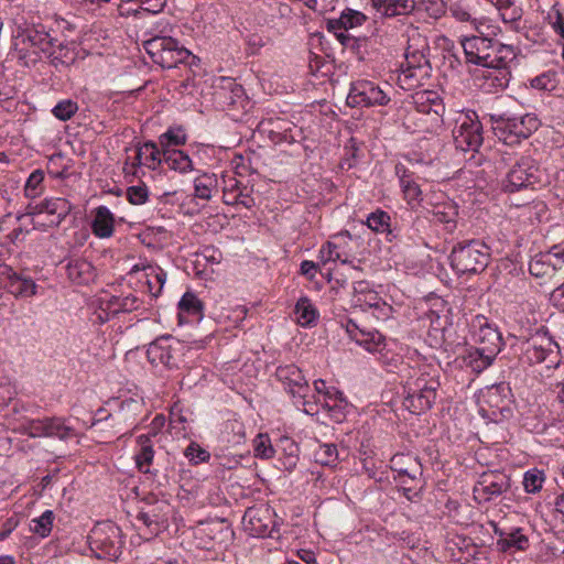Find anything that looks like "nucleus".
Here are the masks:
<instances>
[{"label":"nucleus","instance_id":"23","mask_svg":"<svg viewBox=\"0 0 564 564\" xmlns=\"http://www.w3.org/2000/svg\"><path fill=\"white\" fill-rule=\"evenodd\" d=\"M391 467L398 471L400 477H408L410 480L415 481L422 476V465L417 457L397 454L391 458Z\"/></svg>","mask_w":564,"mask_h":564},{"label":"nucleus","instance_id":"26","mask_svg":"<svg viewBox=\"0 0 564 564\" xmlns=\"http://www.w3.org/2000/svg\"><path fill=\"white\" fill-rule=\"evenodd\" d=\"M22 42H28L31 46L39 48L43 53L53 55V47H55L57 39L46 32L44 26H41L28 29L22 35Z\"/></svg>","mask_w":564,"mask_h":564},{"label":"nucleus","instance_id":"33","mask_svg":"<svg viewBox=\"0 0 564 564\" xmlns=\"http://www.w3.org/2000/svg\"><path fill=\"white\" fill-rule=\"evenodd\" d=\"M67 275L77 284H86L94 279V267L84 259H75L67 264Z\"/></svg>","mask_w":564,"mask_h":564},{"label":"nucleus","instance_id":"52","mask_svg":"<svg viewBox=\"0 0 564 564\" xmlns=\"http://www.w3.org/2000/svg\"><path fill=\"white\" fill-rule=\"evenodd\" d=\"M530 85L539 90H553L556 87L555 73H542L530 79Z\"/></svg>","mask_w":564,"mask_h":564},{"label":"nucleus","instance_id":"53","mask_svg":"<svg viewBox=\"0 0 564 564\" xmlns=\"http://www.w3.org/2000/svg\"><path fill=\"white\" fill-rule=\"evenodd\" d=\"M184 454L194 465L207 462L210 458V454L196 443H191Z\"/></svg>","mask_w":564,"mask_h":564},{"label":"nucleus","instance_id":"46","mask_svg":"<svg viewBox=\"0 0 564 564\" xmlns=\"http://www.w3.org/2000/svg\"><path fill=\"white\" fill-rule=\"evenodd\" d=\"M347 405L344 393L338 389L330 387L325 391L324 406L329 411L343 410Z\"/></svg>","mask_w":564,"mask_h":564},{"label":"nucleus","instance_id":"36","mask_svg":"<svg viewBox=\"0 0 564 564\" xmlns=\"http://www.w3.org/2000/svg\"><path fill=\"white\" fill-rule=\"evenodd\" d=\"M497 547L500 552H507L511 547L519 551H524L529 547V539L521 533L520 528H514L506 534L505 538L498 539Z\"/></svg>","mask_w":564,"mask_h":564},{"label":"nucleus","instance_id":"31","mask_svg":"<svg viewBox=\"0 0 564 564\" xmlns=\"http://www.w3.org/2000/svg\"><path fill=\"white\" fill-rule=\"evenodd\" d=\"M346 330L351 339H354L359 345L365 346V348L369 351L377 350L383 340V337L379 333H365L351 319L347 322Z\"/></svg>","mask_w":564,"mask_h":564},{"label":"nucleus","instance_id":"15","mask_svg":"<svg viewBox=\"0 0 564 564\" xmlns=\"http://www.w3.org/2000/svg\"><path fill=\"white\" fill-rule=\"evenodd\" d=\"M0 285L15 297H31L36 294L37 285L29 278L14 272L10 267H0Z\"/></svg>","mask_w":564,"mask_h":564},{"label":"nucleus","instance_id":"35","mask_svg":"<svg viewBox=\"0 0 564 564\" xmlns=\"http://www.w3.org/2000/svg\"><path fill=\"white\" fill-rule=\"evenodd\" d=\"M495 358L496 356H489V354L482 351L481 349L470 347L463 356V361L474 372L479 373L487 369L494 362Z\"/></svg>","mask_w":564,"mask_h":564},{"label":"nucleus","instance_id":"44","mask_svg":"<svg viewBox=\"0 0 564 564\" xmlns=\"http://www.w3.org/2000/svg\"><path fill=\"white\" fill-rule=\"evenodd\" d=\"M254 456L261 459L272 458L275 451L267 434H259L253 441Z\"/></svg>","mask_w":564,"mask_h":564},{"label":"nucleus","instance_id":"56","mask_svg":"<svg viewBox=\"0 0 564 564\" xmlns=\"http://www.w3.org/2000/svg\"><path fill=\"white\" fill-rule=\"evenodd\" d=\"M405 61H406V68L403 69L402 73L404 74V76L406 78H411V77L415 76V70L420 69L422 67L421 61H424V63L427 64V61L425 59L423 54L417 55V54L413 53L412 56H409V54H406Z\"/></svg>","mask_w":564,"mask_h":564},{"label":"nucleus","instance_id":"41","mask_svg":"<svg viewBox=\"0 0 564 564\" xmlns=\"http://www.w3.org/2000/svg\"><path fill=\"white\" fill-rule=\"evenodd\" d=\"M54 513L51 510H46L40 516L31 520L30 522V531L40 535L41 538H46L50 535L53 527Z\"/></svg>","mask_w":564,"mask_h":564},{"label":"nucleus","instance_id":"22","mask_svg":"<svg viewBox=\"0 0 564 564\" xmlns=\"http://www.w3.org/2000/svg\"><path fill=\"white\" fill-rule=\"evenodd\" d=\"M435 223L444 226L448 234H453L458 223V206L452 200L436 204L432 210Z\"/></svg>","mask_w":564,"mask_h":564},{"label":"nucleus","instance_id":"63","mask_svg":"<svg viewBox=\"0 0 564 564\" xmlns=\"http://www.w3.org/2000/svg\"><path fill=\"white\" fill-rule=\"evenodd\" d=\"M449 12L454 19L459 22H468L476 23V20H471V15L466 8H464L459 3H453L449 7Z\"/></svg>","mask_w":564,"mask_h":564},{"label":"nucleus","instance_id":"57","mask_svg":"<svg viewBox=\"0 0 564 564\" xmlns=\"http://www.w3.org/2000/svg\"><path fill=\"white\" fill-rule=\"evenodd\" d=\"M148 188L143 186H130L127 189V198L133 205L144 204L148 199Z\"/></svg>","mask_w":564,"mask_h":564},{"label":"nucleus","instance_id":"49","mask_svg":"<svg viewBox=\"0 0 564 564\" xmlns=\"http://www.w3.org/2000/svg\"><path fill=\"white\" fill-rule=\"evenodd\" d=\"M516 206H522L525 210V215L530 217L531 220L542 221L543 217L547 213V206L543 200L533 199L527 204H516Z\"/></svg>","mask_w":564,"mask_h":564},{"label":"nucleus","instance_id":"5","mask_svg":"<svg viewBox=\"0 0 564 564\" xmlns=\"http://www.w3.org/2000/svg\"><path fill=\"white\" fill-rule=\"evenodd\" d=\"M521 351L523 362L531 366L544 364L546 369H556L562 359L558 344L543 329L523 341Z\"/></svg>","mask_w":564,"mask_h":564},{"label":"nucleus","instance_id":"18","mask_svg":"<svg viewBox=\"0 0 564 564\" xmlns=\"http://www.w3.org/2000/svg\"><path fill=\"white\" fill-rule=\"evenodd\" d=\"M214 95L218 102L221 104L223 107H227L228 109L245 107V89L240 84L236 83V80L232 78H220V84L216 87Z\"/></svg>","mask_w":564,"mask_h":564},{"label":"nucleus","instance_id":"48","mask_svg":"<svg viewBox=\"0 0 564 564\" xmlns=\"http://www.w3.org/2000/svg\"><path fill=\"white\" fill-rule=\"evenodd\" d=\"M269 123L274 127V129L270 130V133L276 134L279 140L288 142L295 140L291 128L293 124L292 122L285 119L276 118L275 120H270Z\"/></svg>","mask_w":564,"mask_h":564},{"label":"nucleus","instance_id":"55","mask_svg":"<svg viewBox=\"0 0 564 564\" xmlns=\"http://www.w3.org/2000/svg\"><path fill=\"white\" fill-rule=\"evenodd\" d=\"M371 6L384 17L399 15L395 0H370Z\"/></svg>","mask_w":564,"mask_h":564},{"label":"nucleus","instance_id":"47","mask_svg":"<svg viewBox=\"0 0 564 564\" xmlns=\"http://www.w3.org/2000/svg\"><path fill=\"white\" fill-rule=\"evenodd\" d=\"M44 181V172L42 170L33 171L26 180L24 192L26 197L35 198L42 192V183Z\"/></svg>","mask_w":564,"mask_h":564},{"label":"nucleus","instance_id":"6","mask_svg":"<svg viewBox=\"0 0 564 564\" xmlns=\"http://www.w3.org/2000/svg\"><path fill=\"white\" fill-rule=\"evenodd\" d=\"M147 53L152 61L163 68H174L178 64L192 66L196 56L171 36H154L144 43Z\"/></svg>","mask_w":564,"mask_h":564},{"label":"nucleus","instance_id":"19","mask_svg":"<svg viewBox=\"0 0 564 564\" xmlns=\"http://www.w3.org/2000/svg\"><path fill=\"white\" fill-rule=\"evenodd\" d=\"M171 339L172 336L170 335L162 336L149 345L147 356L152 365H163L170 369L177 367L174 348L169 344Z\"/></svg>","mask_w":564,"mask_h":564},{"label":"nucleus","instance_id":"45","mask_svg":"<svg viewBox=\"0 0 564 564\" xmlns=\"http://www.w3.org/2000/svg\"><path fill=\"white\" fill-rule=\"evenodd\" d=\"M544 474L539 469H530L523 476L524 490L528 494H536L542 489Z\"/></svg>","mask_w":564,"mask_h":564},{"label":"nucleus","instance_id":"62","mask_svg":"<svg viewBox=\"0 0 564 564\" xmlns=\"http://www.w3.org/2000/svg\"><path fill=\"white\" fill-rule=\"evenodd\" d=\"M321 258L324 261H336L340 260V253L337 250V246L332 242L327 241L322 248H321Z\"/></svg>","mask_w":564,"mask_h":564},{"label":"nucleus","instance_id":"54","mask_svg":"<svg viewBox=\"0 0 564 564\" xmlns=\"http://www.w3.org/2000/svg\"><path fill=\"white\" fill-rule=\"evenodd\" d=\"M400 185L408 200H416L421 195L420 186L412 181L405 173L400 176Z\"/></svg>","mask_w":564,"mask_h":564},{"label":"nucleus","instance_id":"39","mask_svg":"<svg viewBox=\"0 0 564 564\" xmlns=\"http://www.w3.org/2000/svg\"><path fill=\"white\" fill-rule=\"evenodd\" d=\"M185 143L186 134L181 127L170 128L159 138V144L162 148V151H165L166 149H174L173 147L183 145Z\"/></svg>","mask_w":564,"mask_h":564},{"label":"nucleus","instance_id":"14","mask_svg":"<svg viewBox=\"0 0 564 564\" xmlns=\"http://www.w3.org/2000/svg\"><path fill=\"white\" fill-rule=\"evenodd\" d=\"M511 487V479L501 471L484 473L474 488L475 497L489 501L495 497L508 491Z\"/></svg>","mask_w":564,"mask_h":564},{"label":"nucleus","instance_id":"2","mask_svg":"<svg viewBox=\"0 0 564 564\" xmlns=\"http://www.w3.org/2000/svg\"><path fill=\"white\" fill-rule=\"evenodd\" d=\"M414 112H409L404 127L411 133H431L443 122L445 106L441 96L433 90L417 91L412 96Z\"/></svg>","mask_w":564,"mask_h":564},{"label":"nucleus","instance_id":"16","mask_svg":"<svg viewBox=\"0 0 564 564\" xmlns=\"http://www.w3.org/2000/svg\"><path fill=\"white\" fill-rule=\"evenodd\" d=\"M275 376L294 399H306L310 386L297 366H280L276 368Z\"/></svg>","mask_w":564,"mask_h":564},{"label":"nucleus","instance_id":"8","mask_svg":"<svg viewBox=\"0 0 564 564\" xmlns=\"http://www.w3.org/2000/svg\"><path fill=\"white\" fill-rule=\"evenodd\" d=\"M88 542L98 558L117 560L123 546L121 529L111 521L99 522L90 531Z\"/></svg>","mask_w":564,"mask_h":564},{"label":"nucleus","instance_id":"32","mask_svg":"<svg viewBox=\"0 0 564 564\" xmlns=\"http://www.w3.org/2000/svg\"><path fill=\"white\" fill-rule=\"evenodd\" d=\"M557 271V262L550 254L538 253L529 262V272L534 278H552Z\"/></svg>","mask_w":564,"mask_h":564},{"label":"nucleus","instance_id":"59","mask_svg":"<svg viewBox=\"0 0 564 564\" xmlns=\"http://www.w3.org/2000/svg\"><path fill=\"white\" fill-rule=\"evenodd\" d=\"M69 50L67 45H65L62 42H56L55 47H53V55H50L52 57V62L54 65H57L58 63L65 64L68 61H73V56H68Z\"/></svg>","mask_w":564,"mask_h":564},{"label":"nucleus","instance_id":"61","mask_svg":"<svg viewBox=\"0 0 564 564\" xmlns=\"http://www.w3.org/2000/svg\"><path fill=\"white\" fill-rule=\"evenodd\" d=\"M354 299L352 304L354 306L364 307L362 303V296L367 294L369 290V284L366 281H358L354 284Z\"/></svg>","mask_w":564,"mask_h":564},{"label":"nucleus","instance_id":"9","mask_svg":"<svg viewBox=\"0 0 564 564\" xmlns=\"http://www.w3.org/2000/svg\"><path fill=\"white\" fill-rule=\"evenodd\" d=\"M540 182V170L531 156H521L510 167L501 182L505 193L513 194L520 191H533V186Z\"/></svg>","mask_w":564,"mask_h":564},{"label":"nucleus","instance_id":"38","mask_svg":"<svg viewBox=\"0 0 564 564\" xmlns=\"http://www.w3.org/2000/svg\"><path fill=\"white\" fill-rule=\"evenodd\" d=\"M217 185L218 181L215 174L204 173L194 181L195 196L200 199L209 200Z\"/></svg>","mask_w":564,"mask_h":564},{"label":"nucleus","instance_id":"7","mask_svg":"<svg viewBox=\"0 0 564 564\" xmlns=\"http://www.w3.org/2000/svg\"><path fill=\"white\" fill-rule=\"evenodd\" d=\"M440 382L429 373H422L409 380L404 387L403 406L413 414H421L430 410L435 402Z\"/></svg>","mask_w":564,"mask_h":564},{"label":"nucleus","instance_id":"37","mask_svg":"<svg viewBox=\"0 0 564 564\" xmlns=\"http://www.w3.org/2000/svg\"><path fill=\"white\" fill-rule=\"evenodd\" d=\"M294 314L301 326H311L318 317V312L307 297H301L295 305Z\"/></svg>","mask_w":564,"mask_h":564},{"label":"nucleus","instance_id":"50","mask_svg":"<svg viewBox=\"0 0 564 564\" xmlns=\"http://www.w3.org/2000/svg\"><path fill=\"white\" fill-rule=\"evenodd\" d=\"M366 20L367 17L362 12L346 9L339 17V24H341L344 30H349L361 25Z\"/></svg>","mask_w":564,"mask_h":564},{"label":"nucleus","instance_id":"58","mask_svg":"<svg viewBox=\"0 0 564 564\" xmlns=\"http://www.w3.org/2000/svg\"><path fill=\"white\" fill-rule=\"evenodd\" d=\"M522 13V9L517 7L512 0L511 3L500 12V17L505 23H516L521 20Z\"/></svg>","mask_w":564,"mask_h":564},{"label":"nucleus","instance_id":"28","mask_svg":"<svg viewBox=\"0 0 564 564\" xmlns=\"http://www.w3.org/2000/svg\"><path fill=\"white\" fill-rule=\"evenodd\" d=\"M366 225L377 234H386L389 241L399 237L397 229L391 226L390 215L382 209H376L370 213L367 217Z\"/></svg>","mask_w":564,"mask_h":564},{"label":"nucleus","instance_id":"13","mask_svg":"<svg viewBox=\"0 0 564 564\" xmlns=\"http://www.w3.org/2000/svg\"><path fill=\"white\" fill-rule=\"evenodd\" d=\"M474 340L478 345L476 348L489 354V356H497L502 347V337L497 327L491 325L488 319L478 315L473 322Z\"/></svg>","mask_w":564,"mask_h":564},{"label":"nucleus","instance_id":"10","mask_svg":"<svg viewBox=\"0 0 564 564\" xmlns=\"http://www.w3.org/2000/svg\"><path fill=\"white\" fill-rule=\"evenodd\" d=\"M453 139L456 149L460 151H478L482 144L484 137L482 123L475 111L460 113L453 129Z\"/></svg>","mask_w":564,"mask_h":564},{"label":"nucleus","instance_id":"11","mask_svg":"<svg viewBox=\"0 0 564 564\" xmlns=\"http://www.w3.org/2000/svg\"><path fill=\"white\" fill-rule=\"evenodd\" d=\"M389 101L388 94L369 80L352 83L347 96V105L350 107L386 106Z\"/></svg>","mask_w":564,"mask_h":564},{"label":"nucleus","instance_id":"25","mask_svg":"<svg viewBox=\"0 0 564 564\" xmlns=\"http://www.w3.org/2000/svg\"><path fill=\"white\" fill-rule=\"evenodd\" d=\"M162 148L153 141H147L137 149L135 162L133 166L145 165L151 170H156L163 163Z\"/></svg>","mask_w":564,"mask_h":564},{"label":"nucleus","instance_id":"60","mask_svg":"<svg viewBox=\"0 0 564 564\" xmlns=\"http://www.w3.org/2000/svg\"><path fill=\"white\" fill-rule=\"evenodd\" d=\"M142 408H143L142 402L134 400V399H128L121 403L120 410H121L122 416L126 420H128V419H131L132 416L137 415L142 410Z\"/></svg>","mask_w":564,"mask_h":564},{"label":"nucleus","instance_id":"1","mask_svg":"<svg viewBox=\"0 0 564 564\" xmlns=\"http://www.w3.org/2000/svg\"><path fill=\"white\" fill-rule=\"evenodd\" d=\"M466 62L496 69L497 86L505 88L509 82L508 64L516 57L512 45L502 44L484 36H470L462 41Z\"/></svg>","mask_w":564,"mask_h":564},{"label":"nucleus","instance_id":"43","mask_svg":"<svg viewBox=\"0 0 564 564\" xmlns=\"http://www.w3.org/2000/svg\"><path fill=\"white\" fill-rule=\"evenodd\" d=\"M150 273H148V288L152 296L158 297L162 291V288L166 281V273L161 268L149 267Z\"/></svg>","mask_w":564,"mask_h":564},{"label":"nucleus","instance_id":"27","mask_svg":"<svg viewBox=\"0 0 564 564\" xmlns=\"http://www.w3.org/2000/svg\"><path fill=\"white\" fill-rule=\"evenodd\" d=\"M137 444L140 447V451L135 454V465L138 470L143 474L158 476L156 469H150L154 458V449L152 441H150V435H139L137 437Z\"/></svg>","mask_w":564,"mask_h":564},{"label":"nucleus","instance_id":"34","mask_svg":"<svg viewBox=\"0 0 564 564\" xmlns=\"http://www.w3.org/2000/svg\"><path fill=\"white\" fill-rule=\"evenodd\" d=\"M164 163L173 171L187 173L193 171L191 158L182 150L166 149L162 151Z\"/></svg>","mask_w":564,"mask_h":564},{"label":"nucleus","instance_id":"30","mask_svg":"<svg viewBox=\"0 0 564 564\" xmlns=\"http://www.w3.org/2000/svg\"><path fill=\"white\" fill-rule=\"evenodd\" d=\"M70 203L62 197L47 198L35 206L36 213H47L48 215L55 216L56 225H59L70 213ZM52 223H54V220H52Z\"/></svg>","mask_w":564,"mask_h":564},{"label":"nucleus","instance_id":"24","mask_svg":"<svg viewBox=\"0 0 564 564\" xmlns=\"http://www.w3.org/2000/svg\"><path fill=\"white\" fill-rule=\"evenodd\" d=\"M115 216L106 206H98L94 210L91 231L98 238H110L115 230Z\"/></svg>","mask_w":564,"mask_h":564},{"label":"nucleus","instance_id":"3","mask_svg":"<svg viewBox=\"0 0 564 564\" xmlns=\"http://www.w3.org/2000/svg\"><path fill=\"white\" fill-rule=\"evenodd\" d=\"M449 260L457 274H477L487 268L490 249L479 239L464 240L453 247Z\"/></svg>","mask_w":564,"mask_h":564},{"label":"nucleus","instance_id":"51","mask_svg":"<svg viewBox=\"0 0 564 564\" xmlns=\"http://www.w3.org/2000/svg\"><path fill=\"white\" fill-rule=\"evenodd\" d=\"M77 110L78 106L75 101L70 99H64L57 102V105L53 108L52 112L57 119L66 121L70 119Z\"/></svg>","mask_w":564,"mask_h":564},{"label":"nucleus","instance_id":"40","mask_svg":"<svg viewBox=\"0 0 564 564\" xmlns=\"http://www.w3.org/2000/svg\"><path fill=\"white\" fill-rule=\"evenodd\" d=\"M166 507V502L162 501L158 507H151L148 510L140 511L137 519L142 521L148 528L154 525V530H159L160 523L165 520L162 510Z\"/></svg>","mask_w":564,"mask_h":564},{"label":"nucleus","instance_id":"20","mask_svg":"<svg viewBox=\"0 0 564 564\" xmlns=\"http://www.w3.org/2000/svg\"><path fill=\"white\" fill-rule=\"evenodd\" d=\"M178 310L180 324L200 322L204 317V303L192 292L183 294Z\"/></svg>","mask_w":564,"mask_h":564},{"label":"nucleus","instance_id":"17","mask_svg":"<svg viewBox=\"0 0 564 564\" xmlns=\"http://www.w3.org/2000/svg\"><path fill=\"white\" fill-rule=\"evenodd\" d=\"M482 402L489 408L497 410L503 417L510 414L513 394L509 383L499 382L487 387L482 391Z\"/></svg>","mask_w":564,"mask_h":564},{"label":"nucleus","instance_id":"4","mask_svg":"<svg viewBox=\"0 0 564 564\" xmlns=\"http://www.w3.org/2000/svg\"><path fill=\"white\" fill-rule=\"evenodd\" d=\"M489 121L495 135L510 145L528 139L540 126L539 119L532 113L521 117H511L507 113H490Z\"/></svg>","mask_w":564,"mask_h":564},{"label":"nucleus","instance_id":"21","mask_svg":"<svg viewBox=\"0 0 564 564\" xmlns=\"http://www.w3.org/2000/svg\"><path fill=\"white\" fill-rule=\"evenodd\" d=\"M243 520L247 521V529L254 536L270 535V511L268 508H250L245 512Z\"/></svg>","mask_w":564,"mask_h":564},{"label":"nucleus","instance_id":"29","mask_svg":"<svg viewBox=\"0 0 564 564\" xmlns=\"http://www.w3.org/2000/svg\"><path fill=\"white\" fill-rule=\"evenodd\" d=\"M381 41L379 36L375 34L371 36H355L348 50L354 53L359 61H366L378 53Z\"/></svg>","mask_w":564,"mask_h":564},{"label":"nucleus","instance_id":"42","mask_svg":"<svg viewBox=\"0 0 564 564\" xmlns=\"http://www.w3.org/2000/svg\"><path fill=\"white\" fill-rule=\"evenodd\" d=\"M316 463L323 466H336L339 460V453L334 444H321L315 451Z\"/></svg>","mask_w":564,"mask_h":564},{"label":"nucleus","instance_id":"12","mask_svg":"<svg viewBox=\"0 0 564 564\" xmlns=\"http://www.w3.org/2000/svg\"><path fill=\"white\" fill-rule=\"evenodd\" d=\"M21 430L30 437H58L65 441L75 436L74 430L56 417L28 421L21 425Z\"/></svg>","mask_w":564,"mask_h":564},{"label":"nucleus","instance_id":"64","mask_svg":"<svg viewBox=\"0 0 564 564\" xmlns=\"http://www.w3.org/2000/svg\"><path fill=\"white\" fill-rule=\"evenodd\" d=\"M550 302L564 310V281L551 292Z\"/></svg>","mask_w":564,"mask_h":564}]
</instances>
